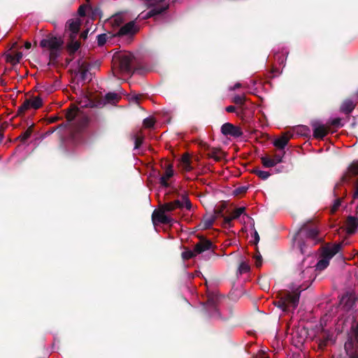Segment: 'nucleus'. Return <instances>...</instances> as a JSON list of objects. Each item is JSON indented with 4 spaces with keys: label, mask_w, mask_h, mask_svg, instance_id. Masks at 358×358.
<instances>
[{
    "label": "nucleus",
    "mask_w": 358,
    "mask_h": 358,
    "mask_svg": "<svg viewBox=\"0 0 358 358\" xmlns=\"http://www.w3.org/2000/svg\"><path fill=\"white\" fill-rule=\"evenodd\" d=\"M279 300L275 302V305L283 311H289L295 309L299 301L300 293L298 291L290 292H282L278 294Z\"/></svg>",
    "instance_id": "obj_1"
},
{
    "label": "nucleus",
    "mask_w": 358,
    "mask_h": 358,
    "mask_svg": "<svg viewBox=\"0 0 358 358\" xmlns=\"http://www.w3.org/2000/svg\"><path fill=\"white\" fill-rule=\"evenodd\" d=\"M134 55L131 52H122L113 57V68H117L122 73H129Z\"/></svg>",
    "instance_id": "obj_2"
},
{
    "label": "nucleus",
    "mask_w": 358,
    "mask_h": 358,
    "mask_svg": "<svg viewBox=\"0 0 358 358\" xmlns=\"http://www.w3.org/2000/svg\"><path fill=\"white\" fill-rule=\"evenodd\" d=\"M341 248V244H336L331 246H327L324 248L322 252V257L318 261L316 264V269L319 271L326 268L329 264V260L339 252Z\"/></svg>",
    "instance_id": "obj_3"
},
{
    "label": "nucleus",
    "mask_w": 358,
    "mask_h": 358,
    "mask_svg": "<svg viewBox=\"0 0 358 358\" xmlns=\"http://www.w3.org/2000/svg\"><path fill=\"white\" fill-rule=\"evenodd\" d=\"M63 44V40L60 37H56L52 34H49L46 38L41 41V46L43 48L50 51V57H54L55 52L60 49Z\"/></svg>",
    "instance_id": "obj_4"
},
{
    "label": "nucleus",
    "mask_w": 358,
    "mask_h": 358,
    "mask_svg": "<svg viewBox=\"0 0 358 358\" xmlns=\"http://www.w3.org/2000/svg\"><path fill=\"white\" fill-rule=\"evenodd\" d=\"M211 242L207 240H202L195 245L193 250H185L182 253L183 259H189L193 257L204 252L211 247Z\"/></svg>",
    "instance_id": "obj_5"
},
{
    "label": "nucleus",
    "mask_w": 358,
    "mask_h": 358,
    "mask_svg": "<svg viewBox=\"0 0 358 358\" xmlns=\"http://www.w3.org/2000/svg\"><path fill=\"white\" fill-rule=\"evenodd\" d=\"M192 207L191 203L188 198L184 195L182 197V200H176L173 202L164 203L160 206L166 213L174 210L177 208H185L187 210H189Z\"/></svg>",
    "instance_id": "obj_6"
},
{
    "label": "nucleus",
    "mask_w": 358,
    "mask_h": 358,
    "mask_svg": "<svg viewBox=\"0 0 358 358\" xmlns=\"http://www.w3.org/2000/svg\"><path fill=\"white\" fill-rule=\"evenodd\" d=\"M222 133L225 136H231L233 137H240L243 131L239 127L235 126L231 123H224L221 127Z\"/></svg>",
    "instance_id": "obj_7"
},
{
    "label": "nucleus",
    "mask_w": 358,
    "mask_h": 358,
    "mask_svg": "<svg viewBox=\"0 0 358 358\" xmlns=\"http://www.w3.org/2000/svg\"><path fill=\"white\" fill-rule=\"evenodd\" d=\"M284 152L275 154L273 157L264 156L261 158L262 163L266 168L273 167L282 162Z\"/></svg>",
    "instance_id": "obj_8"
},
{
    "label": "nucleus",
    "mask_w": 358,
    "mask_h": 358,
    "mask_svg": "<svg viewBox=\"0 0 358 358\" xmlns=\"http://www.w3.org/2000/svg\"><path fill=\"white\" fill-rule=\"evenodd\" d=\"M41 106L42 99L39 96H35L32 99H27L19 108V112L22 113L29 108L38 109Z\"/></svg>",
    "instance_id": "obj_9"
},
{
    "label": "nucleus",
    "mask_w": 358,
    "mask_h": 358,
    "mask_svg": "<svg viewBox=\"0 0 358 358\" xmlns=\"http://www.w3.org/2000/svg\"><path fill=\"white\" fill-rule=\"evenodd\" d=\"M166 213L162 208H159L158 210H155L152 216L153 223L155 224L157 222L162 224L170 223L172 220Z\"/></svg>",
    "instance_id": "obj_10"
},
{
    "label": "nucleus",
    "mask_w": 358,
    "mask_h": 358,
    "mask_svg": "<svg viewBox=\"0 0 358 358\" xmlns=\"http://www.w3.org/2000/svg\"><path fill=\"white\" fill-rule=\"evenodd\" d=\"M80 22L78 19L70 20L66 23V28L71 31L70 37L75 39L79 31Z\"/></svg>",
    "instance_id": "obj_11"
},
{
    "label": "nucleus",
    "mask_w": 358,
    "mask_h": 358,
    "mask_svg": "<svg viewBox=\"0 0 358 358\" xmlns=\"http://www.w3.org/2000/svg\"><path fill=\"white\" fill-rule=\"evenodd\" d=\"M328 133L327 128L324 125L319 123L313 124V136L317 138H322Z\"/></svg>",
    "instance_id": "obj_12"
},
{
    "label": "nucleus",
    "mask_w": 358,
    "mask_h": 358,
    "mask_svg": "<svg viewBox=\"0 0 358 358\" xmlns=\"http://www.w3.org/2000/svg\"><path fill=\"white\" fill-rule=\"evenodd\" d=\"M180 166L185 171H190L193 169L190 157L188 154H184L180 160Z\"/></svg>",
    "instance_id": "obj_13"
},
{
    "label": "nucleus",
    "mask_w": 358,
    "mask_h": 358,
    "mask_svg": "<svg viewBox=\"0 0 358 358\" xmlns=\"http://www.w3.org/2000/svg\"><path fill=\"white\" fill-rule=\"evenodd\" d=\"M244 211H245L244 207H241V208H238L235 209L232 212L231 216L225 217L224 218V224L226 225H228L229 227H230L231 220L239 217L243 213Z\"/></svg>",
    "instance_id": "obj_14"
},
{
    "label": "nucleus",
    "mask_w": 358,
    "mask_h": 358,
    "mask_svg": "<svg viewBox=\"0 0 358 358\" xmlns=\"http://www.w3.org/2000/svg\"><path fill=\"white\" fill-rule=\"evenodd\" d=\"M136 31V28L134 22H130L123 27L119 31L120 35L132 34Z\"/></svg>",
    "instance_id": "obj_15"
},
{
    "label": "nucleus",
    "mask_w": 358,
    "mask_h": 358,
    "mask_svg": "<svg viewBox=\"0 0 358 358\" xmlns=\"http://www.w3.org/2000/svg\"><path fill=\"white\" fill-rule=\"evenodd\" d=\"M358 226V220L356 217L350 216L347 220L346 228L348 234H353Z\"/></svg>",
    "instance_id": "obj_16"
},
{
    "label": "nucleus",
    "mask_w": 358,
    "mask_h": 358,
    "mask_svg": "<svg viewBox=\"0 0 358 358\" xmlns=\"http://www.w3.org/2000/svg\"><path fill=\"white\" fill-rule=\"evenodd\" d=\"M173 175V170L171 165L166 169L164 174L160 178V183L164 187H168V180Z\"/></svg>",
    "instance_id": "obj_17"
},
{
    "label": "nucleus",
    "mask_w": 358,
    "mask_h": 358,
    "mask_svg": "<svg viewBox=\"0 0 358 358\" xmlns=\"http://www.w3.org/2000/svg\"><path fill=\"white\" fill-rule=\"evenodd\" d=\"M353 343L352 341H348L345 344V349L350 358H358V352L357 350L352 351Z\"/></svg>",
    "instance_id": "obj_18"
},
{
    "label": "nucleus",
    "mask_w": 358,
    "mask_h": 358,
    "mask_svg": "<svg viewBox=\"0 0 358 358\" xmlns=\"http://www.w3.org/2000/svg\"><path fill=\"white\" fill-rule=\"evenodd\" d=\"M355 106V103L352 101L347 99L343 103L341 110L345 113H350L354 109Z\"/></svg>",
    "instance_id": "obj_19"
},
{
    "label": "nucleus",
    "mask_w": 358,
    "mask_h": 358,
    "mask_svg": "<svg viewBox=\"0 0 358 358\" xmlns=\"http://www.w3.org/2000/svg\"><path fill=\"white\" fill-rule=\"evenodd\" d=\"M289 141V138L286 136H282L273 142L274 145L279 149H284Z\"/></svg>",
    "instance_id": "obj_20"
},
{
    "label": "nucleus",
    "mask_w": 358,
    "mask_h": 358,
    "mask_svg": "<svg viewBox=\"0 0 358 358\" xmlns=\"http://www.w3.org/2000/svg\"><path fill=\"white\" fill-rule=\"evenodd\" d=\"M214 220H215L214 215H209V216L205 217L200 224L201 228H202V229L210 228L213 225Z\"/></svg>",
    "instance_id": "obj_21"
},
{
    "label": "nucleus",
    "mask_w": 358,
    "mask_h": 358,
    "mask_svg": "<svg viewBox=\"0 0 358 358\" xmlns=\"http://www.w3.org/2000/svg\"><path fill=\"white\" fill-rule=\"evenodd\" d=\"M22 57V53L20 52H13L8 56V61L13 64L18 63Z\"/></svg>",
    "instance_id": "obj_22"
},
{
    "label": "nucleus",
    "mask_w": 358,
    "mask_h": 358,
    "mask_svg": "<svg viewBox=\"0 0 358 358\" xmlns=\"http://www.w3.org/2000/svg\"><path fill=\"white\" fill-rule=\"evenodd\" d=\"M79 110L77 107L73 106L66 113V118L69 121H72L78 115Z\"/></svg>",
    "instance_id": "obj_23"
},
{
    "label": "nucleus",
    "mask_w": 358,
    "mask_h": 358,
    "mask_svg": "<svg viewBox=\"0 0 358 358\" xmlns=\"http://www.w3.org/2000/svg\"><path fill=\"white\" fill-rule=\"evenodd\" d=\"M253 173H255L259 178L262 180H266L271 176L269 172L262 171L258 169H254Z\"/></svg>",
    "instance_id": "obj_24"
},
{
    "label": "nucleus",
    "mask_w": 358,
    "mask_h": 358,
    "mask_svg": "<svg viewBox=\"0 0 358 358\" xmlns=\"http://www.w3.org/2000/svg\"><path fill=\"white\" fill-rule=\"evenodd\" d=\"M250 271V266L249 264L245 262H241L238 268V273L239 274H243L248 272Z\"/></svg>",
    "instance_id": "obj_25"
},
{
    "label": "nucleus",
    "mask_w": 358,
    "mask_h": 358,
    "mask_svg": "<svg viewBox=\"0 0 358 358\" xmlns=\"http://www.w3.org/2000/svg\"><path fill=\"white\" fill-rule=\"evenodd\" d=\"M105 99L108 103H115L116 101H117V100L119 99V96H118V94H117L115 93L110 92L106 95Z\"/></svg>",
    "instance_id": "obj_26"
},
{
    "label": "nucleus",
    "mask_w": 358,
    "mask_h": 358,
    "mask_svg": "<svg viewBox=\"0 0 358 358\" xmlns=\"http://www.w3.org/2000/svg\"><path fill=\"white\" fill-rule=\"evenodd\" d=\"M143 136L141 134H138L136 136H135V137H134V143H135L134 149L139 148L141 145L143 143Z\"/></svg>",
    "instance_id": "obj_27"
},
{
    "label": "nucleus",
    "mask_w": 358,
    "mask_h": 358,
    "mask_svg": "<svg viewBox=\"0 0 358 358\" xmlns=\"http://www.w3.org/2000/svg\"><path fill=\"white\" fill-rule=\"evenodd\" d=\"M349 173L350 175H357L358 174V162L352 163L348 169Z\"/></svg>",
    "instance_id": "obj_28"
},
{
    "label": "nucleus",
    "mask_w": 358,
    "mask_h": 358,
    "mask_svg": "<svg viewBox=\"0 0 358 358\" xmlns=\"http://www.w3.org/2000/svg\"><path fill=\"white\" fill-rule=\"evenodd\" d=\"M69 49L71 52H74L76 50H78L80 48V43L77 41H74V39H72V41L69 45Z\"/></svg>",
    "instance_id": "obj_29"
},
{
    "label": "nucleus",
    "mask_w": 358,
    "mask_h": 358,
    "mask_svg": "<svg viewBox=\"0 0 358 358\" xmlns=\"http://www.w3.org/2000/svg\"><path fill=\"white\" fill-rule=\"evenodd\" d=\"M245 95H236L233 99V101L236 104L242 105L245 102Z\"/></svg>",
    "instance_id": "obj_30"
},
{
    "label": "nucleus",
    "mask_w": 358,
    "mask_h": 358,
    "mask_svg": "<svg viewBox=\"0 0 358 358\" xmlns=\"http://www.w3.org/2000/svg\"><path fill=\"white\" fill-rule=\"evenodd\" d=\"M155 124V121L151 117H148V118H145L144 120H143V126L146 128H150L152 127Z\"/></svg>",
    "instance_id": "obj_31"
},
{
    "label": "nucleus",
    "mask_w": 358,
    "mask_h": 358,
    "mask_svg": "<svg viewBox=\"0 0 358 358\" xmlns=\"http://www.w3.org/2000/svg\"><path fill=\"white\" fill-rule=\"evenodd\" d=\"M31 134V129L29 128L27 131H25L22 134H21L19 136V138H20L22 141H24L25 140L30 137Z\"/></svg>",
    "instance_id": "obj_32"
},
{
    "label": "nucleus",
    "mask_w": 358,
    "mask_h": 358,
    "mask_svg": "<svg viewBox=\"0 0 358 358\" xmlns=\"http://www.w3.org/2000/svg\"><path fill=\"white\" fill-rule=\"evenodd\" d=\"M106 41V34H99L97 36V42L99 45H103Z\"/></svg>",
    "instance_id": "obj_33"
},
{
    "label": "nucleus",
    "mask_w": 358,
    "mask_h": 358,
    "mask_svg": "<svg viewBox=\"0 0 358 358\" xmlns=\"http://www.w3.org/2000/svg\"><path fill=\"white\" fill-rule=\"evenodd\" d=\"M226 111L228 113H236L237 115H240L241 112L236 111V108L234 106H229L226 108Z\"/></svg>",
    "instance_id": "obj_34"
},
{
    "label": "nucleus",
    "mask_w": 358,
    "mask_h": 358,
    "mask_svg": "<svg viewBox=\"0 0 358 358\" xmlns=\"http://www.w3.org/2000/svg\"><path fill=\"white\" fill-rule=\"evenodd\" d=\"M160 11H155V10H151L148 13H147L145 15H143V13H141V18H148V17H150L152 16H153L154 15L157 14V13H159Z\"/></svg>",
    "instance_id": "obj_35"
},
{
    "label": "nucleus",
    "mask_w": 358,
    "mask_h": 358,
    "mask_svg": "<svg viewBox=\"0 0 358 358\" xmlns=\"http://www.w3.org/2000/svg\"><path fill=\"white\" fill-rule=\"evenodd\" d=\"M318 233V231L317 229H310L308 232V236L309 238H313L314 237H315L317 236Z\"/></svg>",
    "instance_id": "obj_36"
},
{
    "label": "nucleus",
    "mask_w": 358,
    "mask_h": 358,
    "mask_svg": "<svg viewBox=\"0 0 358 358\" xmlns=\"http://www.w3.org/2000/svg\"><path fill=\"white\" fill-rule=\"evenodd\" d=\"M340 206H341V201L339 199H338L334 202V203L332 206V208H331V211L335 212L339 208Z\"/></svg>",
    "instance_id": "obj_37"
},
{
    "label": "nucleus",
    "mask_w": 358,
    "mask_h": 358,
    "mask_svg": "<svg viewBox=\"0 0 358 358\" xmlns=\"http://www.w3.org/2000/svg\"><path fill=\"white\" fill-rule=\"evenodd\" d=\"M358 199V180H357V182L356 184L355 189L354 193H353V199ZM357 211L358 213V206H357Z\"/></svg>",
    "instance_id": "obj_38"
},
{
    "label": "nucleus",
    "mask_w": 358,
    "mask_h": 358,
    "mask_svg": "<svg viewBox=\"0 0 358 358\" xmlns=\"http://www.w3.org/2000/svg\"><path fill=\"white\" fill-rule=\"evenodd\" d=\"M255 259V265L259 267L262 265V257L261 256H257Z\"/></svg>",
    "instance_id": "obj_39"
},
{
    "label": "nucleus",
    "mask_w": 358,
    "mask_h": 358,
    "mask_svg": "<svg viewBox=\"0 0 358 358\" xmlns=\"http://www.w3.org/2000/svg\"><path fill=\"white\" fill-rule=\"evenodd\" d=\"M80 106L81 107H87V106H92V103H91V101H90V100L87 99V102L86 103H84L83 104H82L81 103H80Z\"/></svg>",
    "instance_id": "obj_40"
},
{
    "label": "nucleus",
    "mask_w": 358,
    "mask_h": 358,
    "mask_svg": "<svg viewBox=\"0 0 358 358\" xmlns=\"http://www.w3.org/2000/svg\"><path fill=\"white\" fill-rule=\"evenodd\" d=\"M85 67L84 66V64H82V66H80V71L82 72V74H83V79H85Z\"/></svg>",
    "instance_id": "obj_41"
},
{
    "label": "nucleus",
    "mask_w": 358,
    "mask_h": 358,
    "mask_svg": "<svg viewBox=\"0 0 358 358\" xmlns=\"http://www.w3.org/2000/svg\"><path fill=\"white\" fill-rule=\"evenodd\" d=\"M87 33H88V30H86V31H83V33H81L80 36L83 38L85 39L87 36Z\"/></svg>",
    "instance_id": "obj_42"
},
{
    "label": "nucleus",
    "mask_w": 358,
    "mask_h": 358,
    "mask_svg": "<svg viewBox=\"0 0 358 358\" xmlns=\"http://www.w3.org/2000/svg\"><path fill=\"white\" fill-rule=\"evenodd\" d=\"M78 12H79L80 15H83L85 14L83 6H80L79 8Z\"/></svg>",
    "instance_id": "obj_43"
},
{
    "label": "nucleus",
    "mask_w": 358,
    "mask_h": 358,
    "mask_svg": "<svg viewBox=\"0 0 358 358\" xmlns=\"http://www.w3.org/2000/svg\"><path fill=\"white\" fill-rule=\"evenodd\" d=\"M241 87V84L238 83H236V84L234 86V87L230 88V90H236V89H237V88H238V87Z\"/></svg>",
    "instance_id": "obj_44"
},
{
    "label": "nucleus",
    "mask_w": 358,
    "mask_h": 358,
    "mask_svg": "<svg viewBox=\"0 0 358 358\" xmlns=\"http://www.w3.org/2000/svg\"><path fill=\"white\" fill-rule=\"evenodd\" d=\"M255 238L256 242H258L259 241V236L257 231L255 232Z\"/></svg>",
    "instance_id": "obj_45"
},
{
    "label": "nucleus",
    "mask_w": 358,
    "mask_h": 358,
    "mask_svg": "<svg viewBox=\"0 0 358 358\" xmlns=\"http://www.w3.org/2000/svg\"><path fill=\"white\" fill-rule=\"evenodd\" d=\"M24 47H25L26 49H29L31 48V43L26 42L25 44H24Z\"/></svg>",
    "instance_id": "obj_46"
},
{
    "label": "nucleus",
    "mask_w": 358,
    "mask_h": 358,
    "mask_svg": "<svg viewBox=\"0 0 358 358\" xmlns=\"http://www.w3.org/2000/svg\"><path fill=\"white\" fill-rule=\"evenodd\" d=\"M337 123H338V120H334V121L333 122V124H337Z\"/></svg>",
    "instance_id": "obj_47"
},
{
    "label": "nucleus",
    "mask_w": 358,
    "mask_h": 358,
    "mask_svg": "<svg viewBox=\"0 0 358 358\" xmlns=\"http://www.w3.org/2000/svg\"><path fill=\"white\" fill-rule=\"evenodd\" d=\"M16 45H17V43H15L13 45V48H15Z\"/></svg>",
    "instance_id": "obj_48"
},
{
    "label": "nucleus",
    "mask_w": 358,
    "mask_h": 358,
    "mask_svg": "<svg viewBox=\"0 0 358 358\" xmlns=\"http://www.w3.org/2000/svg\"><path fill=\"white\" fill-rule=\"evenodd\" d=\"M87 1H90V0H86Z\"/></svg>",
    "instance_id": "obj_49"
},
{
    "label": "nucleus",
    "mask_w": 358,
    "mask_h": 358,
    "mask_svg": "<svg viewBox=\"0 0 358 358\" xmlns=\"http://www.w3.org/2000/svg\"><path fill=\"white\" fill-rule=\"evenodd\" d=\"M1 141V138H0V141Z\"/></svg>",
    "instance_id": "obj_50"
}]
</instances>
